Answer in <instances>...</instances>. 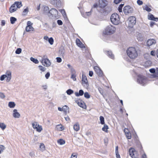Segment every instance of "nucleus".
<instances>
[{
  "label": "nucleus",
  "mask_w": 158,
  "mask_h": 158,
  "mask_svg": "<svg viewBox=\"0 0 158 158\" xmlns=\"http://www.w3.org/2000/svg\"><path fill=\"white\" fill-rule=\"evenodd\" d=\"M127 56L131 59H135L138 56L137 49L134 47H129L127 50Z\"/></svg>",
  "instance_id": "1"
},
{
  "label": "nucleus",
  "mask_w": 158,
  "mask_h": 158,
  "mask_svg": "<svg viewBox=\"0 0 158 158\" xmlns=\"http://www.w3.org/2000/svg\"><path fill=\"white\" fill-rule=\"evenodd\" d=\"M22 6L21 2L16 1L12 4L9 9L10 13H13L16 11L18 8H19Z\"/></svg>",
  "instance_id": "2"
},
{
  "label": "nucleus",
  "mask_w": 158,
  "mask_h": 158,
  "mask_svg": "<svg viewBox=\"0 0 158 158\" xmlns=\"http://www.w3.org/2000/svg\"><path fill=\"white\" fill-rule=\"evenodd\" d=\"M110 20L112 23L114 25H117L120 23V17L116 13L113 14L110 16Z\"/></svg>",
  "instance_id": "3"
},
{
  "label": "nucleus",
  "mask_w": 158,
  "mask_h": 158,
  "mask_svg": "<svg viewBox=\"0 0 158 158\" xmlns=\"http://www.w3.org/2000/svg\"><path fill=\"white\" fill-rule=\"evenodd\" d=\"M136 22V18L135 17L131 16L128 18L127 23V26L130 28H132Z\"/></svg>",
  "instance_id": "4"
},
{
  "label": "nucleus",
  "mask_w": 158,
  "mask_h": 158,
  "mask_svg": "<svg viewBox=\"0 0 158 158\" xmlns=\"http://www.w3.org/2000/svg\"><path fill=\"white\" fill-rule=\"evenodd\" d=\"M115 31V27L113 26H108L105 29L104 33L106 35H110L114 33Z\"/></svg>",
  "instance_id": "5"
},
{
  "label": "nucleus",
  "mask_w": 158,
  "mask_h": 158,
  "mask_svg": "<svg viewBox=\"0 0 158 158\" xmlns=\"http://www.w3.org/2000/svg\"><path fill=\"white\" fill-rule=\"evenodd\" d=\"M129 153L130 155L132 158H138V153L134 148H131L129 149Z\"/></svg>",
  "instance_id": "6"
},
{
  "label": "nucleus",
  "mask_w": 158,
  "mask_h": 158,
  "mask_svg": "<svg viewBox=\"0 0 158 158\" xmlns=\"http://www.w3.org/2000/svg\"><path fill=\"white\" fill-rule=\"evenodd\" d=\"M81 83L83 86L87 89L89 86V84L86 77L84 74L82 75Z\"/></svg>",
  "instance_id": "7"
},
{
  "label": "nucleus",
  "mask_w": 158,
  "mask_h": 158,
  "mask_svg": "<svg viewBox=\"0 0 158 158\" xmlns=\"http://www.w3.org/2000/svg\"><path fill=\"white\" fill-rule=\"evenodd\" d=\"M123 10L124 14L127 15L132 12L133 8L130 6H127L124 7Z\"/></svg>",
  "instance_id": "8"
},
{
  "label": "nucleus",
  "mask_w": 158,
  "mask_h": 158,
  "mask_svg": "<svg viewBox=\"0 0 158 158\" xmlns=\"http://www.w3.org/2000/svg\"><path fill=\"white\" fill-rule=\"evenodd\" d=\"M75 102L80 107L84 109L86 108V106L84 102L82 100L80 99H78L76 100Z\"/></svg>",
  "instance_id": "9"
},
{
  "label": "nucleus",
  "mask_w": 158,
  "mask_h": 158,
  "mask_svg": "<svg viewBox=\"0 0 158 158\" xmlns=\"http://www.w3.org/2000/svg\"><path fill=\"white\" fill-rule=\"evenodd\" d=\"M32 127L34 129H35L36 131L40 132L42 130V128L41 126H40L38 123L36 122H35L32 123Z\"/></svg>",
  "instance_id": "10"
},
{
  "label": "nucleus",
  "mask_w": 158,
  "mask_h": 158,
  "mask_svg": "<svg viewBox=\"0 0 158 158\" xmlns=\"http://www.w3.org/2000/svg\"><path fill=\"white\" fill-rule=\"evenodd\" d=\"M27 26L26 27V30L27 31L29 32L33 31L34 30V28L32 27V23L30 21H28L27 23Z\"/></svg>",
  "instance_id": "11"
},
{
  "label": "nucleus",
  "mask_w": 158,
  "mask_h": 158,
  "mask_svg": "<svg viewBox=\"0 0 158 158\" xmlns=\"http://www.w3.org/2000/svg\"><path fill=\"white\" fill-rule=\"evenodd\" d=\"M98 6L101 8H103L107 5V1L106 0H99Z\"/></svg>",
  "instance_id": "12"
},
{
  "label": "nucleus",
  "mask_w": 158,
  "mask_h": 158,
  "mask_svg": "<svg viewBox=\"0 0 158 158\" xmlns=\"http://www.w3.org/2000/svg\"><path fill=\"white\" fill-rule=\"evenodd\" d=\"M150 72L153 73V77L156 78L158 77V68H156V69L154 68H152L149 69Z\"/></svg>",
  "instance_id": "13"
},
{
  "label": "nucleus",
  "mask_w": 158,
  "mask_h": 158,
  "mask_svg": "<svg viewBox=\"0 0 158 158\" xmlns=\"http://www.w3.org/2000/svg\"><path fill=\"white\" fill-rule=\"evenodd\" d=\"M137 81L139 83L143 84L144 83L146 79V77L141 75H139L138 76Z\"/></svg>",
  "instance_id": "14"
},
{
  "label": "nucleus",
  "mask_w": 158,
  "mask_h": 158,
  "mask_svg": "<svg viewBox=\"0 0 158 158\" xmlns=\"http://www.w3.org/2000/svg\"><path fill=\"white\" fill-rule=\"evenodd\" d=\"M41 63L44 66H49L51 64L50 61L47 58L42 59Z\"/></svg>",
  "instance_id": "15"
},
{
  "label": "nucleus",
  "mask_w": 158,
  "mask_h": 158,
  "mask_svg": "<svg viewBox=\"0 0 158 158\" xmlns=\"http://www.w3.org/2000/svg\"><path fill=\"white\" fill-rule=\"evenodd\" d=\"M49 13L52 16L56 17L58 14V11L56 9L52 8L49 11Z\"/></svg>",
  "instance_id": "16"
},
{
  "label": "nucleus",
  "mask_w": 158,
  "mask_h": 158,
  "mask_svg": "<svg viewBox=\"0 0 158 158\" xmlns=\"http://www.w3.org/2000/svg\"><path fill=\"white\" fill-rule=\"evenodd\" d=\"M94 69L96 73L99 76L101 75L102 74V71L100 68L97 66L94 67Z\"/></svg>",
  "instance_id": "17"
},
{
  "label": "nucleus",
  "mask_w": 158,
  "mask_h": 158,
  "mask_svg": "<svg viewBox=\"0 0 158 158\" xmlns=\"http://www.w3.org/2000/svg\"><path fill=\"white\" fill-rule=\"evenodd\" d=\"M147 45L148 46H150L152 45L155 44L156 43V41L153 39H149L147 42Z\"/></svg>",
  "instance_id": "18"
},
{
  "label": "nucleus",
  "mask_w": 158,
  "mask_h": 158,
  "mask_svg": "<svg viewBox=\"0 0 158 158\" xmlns=\"http://www.w3.org/2000/svg\"><path fill=\"white\" fill-rule=\"evenodd\" d=\"M148 19L155 21H158V18H155L153 15L152 14H149L148 15Z\"/></svg>",
  "instance_id": "19"
},
{
  "label": "nucleus",
  "mask_w": 158,
  "mask_h": 158,
  "mask_svg": "<svg viewBox=\"0 0 158 158\" xmlns=\"http://www.w3.org/2000/svg\"><path fill=\"white\" fill-rule=\"evenodd\" d=\"M76 41L77 45L78 47L81 48H83L84 47V44L81 42L79 39H77Z\"/></svg>",
  "instance_id": "20"
},
{
  "label": "nucleus",
  "mask_w": 158,
  "mask_h": 158,
  "mask_svg": "<svg viewBox=\"0 0 158 158\" xmlns=\"http://www.w3.org/2000/svg\"><path fill=\"white\" fill-rule=\"evenodd\" d=\"M13 116L15 118H19L20 116V114L16 109L13 110Z\"/></svg>",
  "instance_id": "21"
},
{
  "label": "nucleus",
  "mask_w": 158,
  "mask_h": 158,
  "mask_svg": "<svg viewBox=\"0 0 158 158\" xmlns=\"http://www.w3.org/2000/svg\"><path fill=\"white\" fill-rule=\"evenodd\" d=\"M51 3L55 6H57L60 3V0H51Z\"/></svg>",
  "instance_id": "22"
},
{
  "label": "nucleus",
  "mask_w": 158,
  "mask_h": 158,
  "mask_svg": "<svg viewBox=\"0 0 158 158\" xmlns=\"http://www.w3.org/2000/svg\"><path fill=\"white\" fill-rule=\"evenodd\" d=\"M128 130V129L125 128L124 130V132L125 133V135H126V136L128 139H131V133H130L129 132H126V130Z\"/></svg>",
  "instance_id": "23"
},
{
  "label": "nucleus",
  "mask_w": 158,
  "mask_h": 158,
  "mask_svg": "<svg viewBox=\"0 0 158 158\" xmlns=\"http://www.w3.org/2000/svg\"><path fill=\"white\" fill-rule=\"evenodd\" d=\"M63 111L65 114H66L67 112L69 111V108L67 106H64L62 107Z\"/></svg>",
  "instance_id": "24"
},
{
  "label": "nucleus",
  "mask_w": 158,
  "mask_h": 158,
  "mask_svg": "<svg viewBox=\"0 0 158 158\" xmlns=\"http://www.w3.org/2000/svg\"><path fill=\"white\" fill-rule=\"evenodd\" d=\"M56 128L58 131H62L64 129L63 127L61 124L56 125Z\"/></svg>",
  "instance_id": "25"
},
{
  "label": "nucleus",
  "mask_w": 158,
  "mask_h": 158,
  "mask_svg": "<svg viewBox=\"0 0 158 158\" xmlns=\"http://www.w3.org/2000/svg\"><path fill=\"white\" fill-rule=\"evenodd\" d=\"M107 56L110 58L112 59H114V56L112 52L110 51H108L107 52Z\"/></svg>",
  "instance_id": "26"
},
{
  "label": "nucleus",
  "mask_w": 158,
  "mask_h": 158,
  "mask_svg": "<svg viewBox=\"0 0 158 158\" xmlns=\"http://www.w3.org/2000/svg\"><path fill=\"white\" fill-rule=\"evenodd\" d=\"M73 129L76 131H78L80 129L79 125L77 123L75 124L73 126Z\"/></svg>",
  "instance_id": "27"
},
{
  "label": "nucleus",
  "mask_w": 158,
  "mask_h": 158,
  "mask_svg": "<svg viewBox=\"0 0 158 158\" xmlns=\"http://www.w3.org/2000/svg\"><path fill=\"white\" fill-rule=\"evenodd\" d=\"M108 128L109 127L106 124H104L103 127L102 128V130L106 133H108Z\"/></svg>",
  "instance_id": "28"
},
{
  "label": "nucleus",
  "mask_w": 158,
  "mask_h": 158,
  "mask_svg": "<svg viewBox=\"0 0 158 158\" xmlns=\"http://www.w3.org/2000/svg\"><path fill=\"white\" fill-rule=\"evenodd\" d=\"M84 94V92L82 90H80L79 91V93L76 92L75 94L77 96H82Z\"/></svg>",
  "instance_id": "29"
},
{
  "label": "nucleus",
  "mask_w": 158,
  "mask_h": 158,
  "mask_svg": "<svg viewBox=\"0 0 158 158\" xmlns=\"http://www.w3.org/2000/svg\"><path fill=\"white\" fill-rule=\"evenodd\" d=\"M143 9L144 10H145L148 12H150L152 10L147 5H145L143 7Z\"/></svg>",
  "instance_id": "30"
},
{
  "label": "nucleus",
  "mask_w": 158,
  "mask_h": 158,
  "mask_svg": "<svg viewBox=\"0 0 158 158\" xmlns=\"http://www.w3.org/2000/svg\"><path fill=\"white\" fill-rule=\"evenodd\" d=\"M40 149L42 151H43L45 150V147L44 145L42 143L40 144Z\"/></svg>",
  "instance_id": "31"
},
{
  "label": "nucleus",
  "mask_w": 158,
  "mask_h": 158,
  "mask_svg": "<svg viewBox=\"0 0 158 158\" xmlns=\"http://www.w3.org/2000/svg\"><path fill=\"white\" fill-rule=\"evenodd\" d=\"M9 107L10 108H14L15 106V104L14 102H10L8 104Z\"/></svg>",
  "instance_id": "32"
},
{
  "label": "nucleus",
  "mask_w": 158,
  "mask_h": 158,
  "mask_svg": "<svg viewBox=\"0 0 158 158\" xmlns=\"http://www.w3.org/2000/svg\"><path fill=\"white\" fill-rule=\"evenodd\" d=\"M58 143L60 145H63L65 143V141L62 139H60L57 140Z\"/></svg>",
  "instance_id": "33"
},
{
  "label": "nucleus",
  "mask_w": 158,
  "mask_h": 158,
  "mask_svg": "<svg viewBox=\"0 0 158 158\" xmlns=\"http://www.w3.org/2000/svg\"><path fill=\"white\" fill-rule=\"evenodd\" d=\"M16 20V19L15 17H12L10 18V23L12 24H14Z\"/></svg>",
  "instance_id": "34"
},
{
  "label": "nucleus",
  "mask_w": 158,
  "mask_h": 158,
  "mask_svg": "<svg viewBox=\"0 0 158 158\" xmlns=\"http://www.w3.org/2000/svg\"><path fill=\"white\" fill-rule=\"evenodd\" d=\"M39 69L42 72H44L46 70V68L41 65H39L38 66Z\"/></svg>",
  "instance_id": "35"
},
{
  "label": "nucleus",
  "mask_w": 158,
  "mask_h": 158,
  "mask_svg": "<svg viewBox=\"0 0 158 158\" xmlns=\"http://www.w3.org/2000/svg\"><path fill=\"white\" fill-rule=\"evenodd\" d=\"M30 60L31 61L35 64H38L39 63V61L37 59H35L32 57L31 58Z\"/></svg>",
  "instance_id": "36"
},
{
  "label": "nucleus",
  "mask_w": 158,
  "mask_h": 158,
  "mask_svg": "<svg viewBox=\"0 0 158 158\" xmlns=\"http://www.w3.org/2000/svg\"><path fill=\"white\" fill-rule=\"evenodd\" d=\"M100 120L101 123L102 124H104V118L102 116H100Z\"/></svg>",
  "instance_id": "37"
},
{
  "label": "nucleus",
  "mask_w": 158,
  "mask_h": 158,
  "mask_svg": "<svg viewBox=\"0 0 158 158\" xmlns=\"http://www.w3.org/2000/svg\"><path fill=\"white\" fill-rule=\"evenodd\" d=\"M0 127L3 130H4L6 128V125L3 123H0Z\"/></svg>",
  "instance_id": "38"
},
{
  "label": "nucleus",
  "mask_w": 158,
  "mask_h": 158,
  "mask_svg": "<svg viewBox=\"0 0 158 158\" xmlns=\"http://www.w3.org/2000/svg\"><path fill=\"white\" fill-rule=\"evenodd\" d=\"M76 74L75 73L72 74L71 75V78L73 79L74 81L76 80Z\"/></svg>",
  "instance_id": "39"
},
{
  "label": "nucleus",
  "mask_w": 158,
  "mask_h": 158,
  "mask_svg": "<svg viewBox=\"0 0 158 158\" xmlns=\"http://www.w3.org/2000/svg\"><path fill=\"white\" fill-rule=\"evenodd\" d=\"M48 41L50 44L52 45L54 43V40L52 37H51L48 39Z\"/></svg>",
  "instance_id": "40"
},
{
  "label": "nucleus",
  "mask_w": 158,
  "mask_h": 158,
  "mask_svg": "<svg viewBox=\"0 0 158 158\" xmlns=\"http://www.w3.org/2000/svg\"><path fill=\"white\" fill-rule=\"evenodd\" d=\"M124 4H120L118 7V10L119 12H122V8Z\"/></svg>",
  "instance_id": "41"
},
{
  "label": "nucleus",
  "mask_w": 158,
  "mask_h": 158,
  "mask_svg": "<svg viewBox=\"0 0 158 158\" xmlns=\"http://www.w3.org/2000/svg\"><path fill=\"white\" fill-rule=\"evenodd\" d=\"M66 93L68 95H71L73 93V91L71 89H69L66 91Z\"/></svg>",
  "instance_id": "42"
},
{
  "label": "nucleus",
  "mask_w": 158,
  "mask_h": 158,
  "mask_svg": "<svg viewBox=\"0 0 158 158\" xmlns=\"http://www.w3.org/2000/svg\"><path fill=\"white\" fill-rule=\"evenodd\" d=\"M28 11V9L27 7L23 11V14L24 15H26Z\"/></svg>",
  "instance_id": "43"
},
{
  "label": "nucleus",
  "mask_w": 158,
  "mask_h": 158,
  "mask_svg": "<svg viewBox=\"0 0 158 158\" xmlns=\"http://www.w3.org/2000/svg\"><path fill=\"white\" fill-rule=\"evenodd\" d=\"M77 153H73L72 154L71 158H77Z\"/></svg>",
  "instance_id": "44"
},
{
  "label": "nucleus",
  "mask_w": 158,
  "mask_h": 158,
  "mask_svg": "<svg viewBox=\"0 0 158 158\" xmlns=\"http://www.w3.org/2000/svg\"><path fill=\"white\" fill-rule=\"evenodd\" d=\"M5 149V147L2 145H0V154L3 152Z\"/></svg>",
  "instance_id": "45"
},
{
  "label": "nucleus",
  "mask_w": 158,
  "mask_h": 158,
  "mask_svg": "<svg viewBox=\"0 0 158 158\" xmlns=\"http://www.w3.org/2000/svg\"><path fill=\"white\" fill-rule=\"evenodd\" d=\"M22 50L20 48H17L16 51L15 53L17 54H19L21 52Z\"/></svg>",
  "instance_id": "46"
},
{
  "label": "nucleus",
  "mask_w": 158,
  "mask_h": 158,
  "mask_svg": "<svg viewBox=\"0 0 158 158\" xmlns=\"http://www.w3.org/2000/svg\"><path fill=\"white\" fill-rule=\"evenodd\" d=\"M84 97L87 98H89L90 97V95L88 92H85L84 93Z\"/></svg>",
  "instance_id": "47"
},
{
  "label": "nucleus",
  "mask_w": 158,
  "mask_h": 158,
  "mask_svg": "<svg viewBox=\"0 0 158 158\" xmlns=\"http://www.w3.org/2000/svg\"><path fill=\"white\" fill-rule=\"evenodd\" d=\"M7 77V75H2L0 77V80L2 81L4 80L5 78L6 77Z\"/></svg>",
  "instance_id": "48"
},
{
  "label": "nucleus",
  "mask_w": 158,
  "mask_h": 158,
  "mask_svg": "<svg viewBox=\"0 0 158 158\" xmlns=\"http://www.w3.org/2000/svg\"><path fill=\"white\" fill-rule=\"evenodd\" d=\"M137 3L139 5H141L143 4V2L141 0H137Z\"/></svg>",
  "instance_id": "49"
},
{
  "label": "nucleus",
  "mask_w": 158,
  "mask_h": 158,
  "mask_svg": "<svg viewBox=\"0 0 158 158\" xmlns=\"http://www.w3.org/2000/svg\"><path fill=\"white\" fill-rule=\"evenodd\" d=\"M59 11L60 12L61 14L63 15H65L66 14V13L64 10V9H61L59 10Z\"/></svg>",
  "instance_id": "50"
},
{
  "label": "nucleus",
  "mask_w": 158,
  "mask_h": 158,
  "mask_svg": "<svg viewBox=\"0 0 158 158\" xmlns=\"http://www.w3.org/2000/svg\"><path fill=\"white\" fill-rule=\"evenodd\" d=\"M56 61L58 63H60L62 61V59L60 57L56 58Z\"/></svg>",
  "instance_id": "51"
},
{
  "label": "nucleus",
  "mask_w": 158,
  "mask_h": 158,
  "mask_svg": "<svg viewBox=\"0 0 158 158\" xmlns=\"http://www.w3.org/2000/svg\"><path fill=\"white\" fill-rule=\"evenodd\" d=\"M57 23L58 24L60 25H62L63 24L62 22L60 20H58L57 21Z\"/></svg>",
  "instance_id": "52"
},
{
  "label": "nucleus",
  "mask_w": 158,
  "mask_h": 158,
  "mask_svg": "<svg viewBox=\"0 0 158 158\" xmlns=\"http://www.w3.org/2000/svg\"><path fill=\"white\" fill-rule=\"evenodd\" d=\"M50 76V74L49 72H48L45 75V77L47 79H48Z\"/></svg>",
  "instance_id": "53"
},
{
  "label": "nucleus",
  "mask_w": 158,
  "mask_h": 158,
  "mask_svg": "<svg viewBox=\"0 0 158 158\" xmlns=\"http://www.w3.org/2000/svg\"><path fill=\"white\" fill-rule=\"evenodd\" d=\"M122 0H114V2L116 4H118L120 3Z\"/></svg>",
  "instance_id": "54"
},
{
  "label": "nucleus",
  "mask_w": 158,
  "mask_h": 158,
  "mask_svg": "<svg viewBox=\"0 0 158 158\" xmlns=\"http://www.w3.org/2000/svg\"><path fill=\"white\" fill-rule=\"evenodd\" d=\"M5 97L4 94L2 93H0V97L2 98H3Z\"/></svg>",
  "instance_id": "55"
},
{
  "label": "nucleus",
  "mask_w": 158,
  "mask_h": 158,
  "mask_svg": "<svg viewBox=\"0 0 158 158\" xmlns=\"http://www.w3.org/2000/svg\"><path fill=\"white\" fill-rule=\"evenodd\" d=\"M151 55L152 56H155V51H152L151 52Z\"/></svg>",
  "instance_id": "56"
},
{
  "label": "nucleus",
  "mask_w": 158,
  "mask_h": 158,
  "mask_svg": "<svg viewBox=\"0 0 158 158\" xmlns=\"http://www.w3.org/2000/svg\"><path fill=\"white\" fill-rule=\"evenodd\" d=\"M8 77H11V73L10 72H7L6 73V75Z\"/></svg>",
  "instance_id": "57"
},
{
  "label": "nucleus",
  "mask_w": 158,
  "mask_h": 158,
  "mask_svg": "<svg viewBox=\"0 0 158 158\" xmlns=\"http://www.w3.org/2000/svg\"><path fill=\"white\" fill-rule=\"evenodd\" d=\"M115 153H119L118 151V146H116V147L115 148Z\"/></svg>",
  "instance_id": "58"
},
{
  "label": "nucleus",
  "mask_w": 158,
  "mask_h": 158,
  "mask_svg": "<svg viewBox=\"0 0 158 158\" xmlns=\"http://www.w3.org/2000/svg\"><path fill=\"white\" fill-rule=\"evenodd\" d=\"M93 72L92 71H89V75L90 77H92L93 75Z\"/></svg>",
  "instance_id": "59"
},
{
  "label": "nucleus",
  "mask_w": 158,
  "mask_h": 158,
  "mask_svg": "<svg viewBox=\"0 0 158 158\" xmlns=\"http://www.w3.org/2000/svg\"><path fill=\"white\" fill-rule=\"evenodd\" d=\"M155 22H150V26L151 27H152L155 24Z\"/></svg>",
  "instance_id": "60"
},
{
  "label": "nucleus",
  "mask_w": 158,
  "mask_h": 158,
  "mask_svg": "<svg viewBox=\"0 0 158 158\" xmlns=\"http://www.w3.org/2000/svg\"><path fill=\"white\" fill-rule=\"evenodd\" d=\"M6 77H7L6 81L7 82L9 81H10V79H11V77H8V76H7Z\"/></svg>",
  "instance_id": "61"
},
{
  "label": "nucleus",
  "mask_w": 158,
  "mask_h": 158,
  "mask_svg": "<svg viewBox=\"0 0 158 158\" xmlns=\"http://www.w3.org/2000/svg\"><path fill=\"white\" fill-rule=\"evenodd\" d=\"M116 157L117 158H121L119 153H116Z\"/></svg>",
  "instance_id": "62"
},
{
  "label": "nucleus",
  "mask_w": 158,
  "mask_h": 158,
  "mask_svg": "<svg viewBox=\"0 0 158 158\" xmlns=\"http://www.w3.org/2000/svg\"><path fill=\"white\" fill-rule=\"evenodd\" d=\"M98 6V5L96 3H94L93 6V7L94 8H97Z\"/></svg>",
  "instance_id": "63"
},
{
  "label": "nucleus",
  "mask_w": 158,
  "mask_h": 158,
  "mask_svg": "<svg viewBox=\"0 0 158 158\" xmlns=\"http://www.w3.org/2000/svg\"><path fill=\"white\" fill-rule=\"evenodd\" d=\"M142 158H147V156L145 154H144L142 156Z\"/></svg>",
  "instance_id": "64"
}]
</instances>
